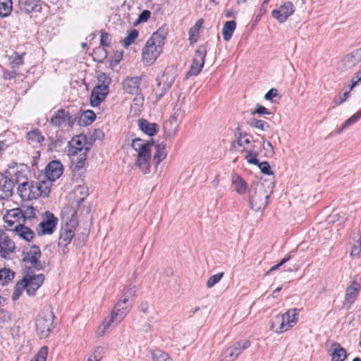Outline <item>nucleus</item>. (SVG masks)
I'll use <instances>...</instances> for the list:
<instances>
[{
    "label": "nucleus",
    "instance_id": "nucleus-59",
    "mask_svg": "<svg viewBox=\"0 0 361 361\" xmlns=\"http://www.w3.org/2000/svg\"><path fill=\"white\" fill-rule=\"evenodd\" d=\"M223 357L221 361H233L238 356L234 354L232 348L229 347L224 352Z\"/></svg>",
    "mask_w": 361,
    "mask_h": 361
},
{
    "label": "nucleus",
    "instance_id": "nucleus-42",
    "mask_svg": "<svg viewBox=\"0 0 361 361\" xmlns=\"http://www.w3.org/2000/svg\"><path fill=\"white\" fill-rule=\"evenodd\" d=\"M89 150V147H85V152L80 154V157L76 161V163L72 166V171L73 172L79 171L84 167L85 161L87 159V152Z\"/></svg>",
    "mask_w": 361,
    "mask_h": 361
},
{
    "label": "nucleus",
    "instance_id": "nucleus-24",
    "mask_svg": "<svg viewBox=\"0 0 361 361\" xmlns=\"http://www.w3.org/2000/svg\"><path fill=\"white\" fill-rule=\"evenodd\" d=\"M139 128L146 135L152 137L159 131V126L155 123H150L145 118H140L137 121Z\"/></svg>",
    "mask_w": 361,
    "mask_h": 361
},
{
    "label": "nucleus",
    "instance_id": "nucleus-31",
    "mask_svg": "<svg viewBox=\"0 0 361 361\" xmlns=\"http://www.w3.org/2000/svg\"><path fill=\"white\" fill-rule=\"evenodd\" d=\"M96 119V115L92 110L88 109L82 111L78 120V124L80 126H87L91 125Z\"/></svg>",
    "mask_w": 361,
    "mask_h": 361
},
{
    "label": "nucleus",
    "instance_id": "nucleus-23",
    "mask_svg": "<svg viewBox=\"0 0 361 361\" xmlns=\"http://www.w3.org/2000/svg\"><path fill=\"white\" fill-rule=\"evenodd\" d=\"M329 353L331 357V361H344L347 356L346 350L336 342L331 344Z\"/></svg>",
    "mask_w": 361,
    "mask_h": 361
},
{
    "label": "nucleus",
    "instance_id": "nucleus-53",
    "mask_svg": "<svg viewBox=\"0 0 361 361\" xmlns=\"http://www.w3.org/2000/svg\"><path fill=\"white\" fill-rule=\"evenodd\" d=\"M250 114L252 116L256 114L259 115H271V112H270L266 107L257 104H256V108L255 109L250 110Z\"/></svg>",
    "mask_w": 361,
    "mask_h": 361
},
{
    "label": "nucleus",
    "instance_id": "nucleus-43",
    "mask_svg": "<svg viewBox=\"0 0 361 361\" xmlns=\"http://www.w3.org/2000/svg\"><path fill=\"white\" fill-rule=\"evenodd\" d=\"M138 37V31L135 29L131 30L127 36L121 41L123 47L127 48L132 44Z\"/></svg>",
    "mask_w": 361,
    "mask_h": 361
},
{
    "label": "nucleus",
    "instance_id": "nucleus-19",
    "mask_svg": "<svg viewBox=\"0 0 361 361\" xmlns=\"http://www.w3.org/2000/svg\"><path fill=\"white\" fill-rule=\"evenodd\" d=\"M140 81L141 76L127 77L122 82L123 89L128 94L138 95L141 92Z\"/></svg>",
    "mask_w": 361,
    "mask_h": 361
},
{
    "label": "nucleus",
    "instance_id": "nucleus-57",
    "mask_svg": "<svg viewBox=\"0 0 361 361\" xmlns=\"http://www.w3.org/2000/svg\"><path fill=\"white\" fill-rule=\"evenodd\" d=\"M151 12L149 10H143L138 16L137 19L134 23V25L146 22L150 17Z\"/></svg>",
    "mask_w": 361,
    "mask_h": 361
},
{
    "label": "nucleus",
    "instance_id": "nucleus-58",
    "mask_svg": "<svg viewBox=\"0 0 361 361\" xmlns=\"http://www.w3.org/2000/svg\"><path fill=\"white\" fill-rule=\"evenodd\" d=\"M269 1H270V0H264L262 6H260V8L258 11V13L255 16V23H257L260 20L261 18L266 13L267 6L269 3Z\"/></svg>",
    "mask_w": 361,
    "mask_h": 361
},
{
    "label": "nucleus",
    "instance_id": "nucleus-5",
    "mask_svg": "<svg viewBox=\"0 0 361 361\" xmlns=\"http://www.w3.org/2000/svg\"><path fill=\"white\" fill-rule=\"evenodd\" d=\"M55 316L51 310L41 311L35 319L36 334L40 339L47 338L55 328Z\"/></svg>",
    "mask_w": 361,
    "mask_h": 361
},
{
    "label": "nucleus",
    "instance_id": "nucleus-51",
    "mask_svg": "<svg viewBox=\"0 0 361 361\" xmlns=\"http://www.w3.org/2000/svg\"><path fill=\"white\" fill-rule=\"evenodd\" d=\"M224 273L220 272L216 274L211 276L207 281L206 286L208 288L213 287L215 284H216L224 276Z\"/></svg>",
    "mask_w": 361,
    "mask_h": 361
},
{
    "label": "nucleus",
    "instance_id": "nucleus-4",
    "mask_svg": "<svg viewBox=\"0 0 361 361\" xmlns=\"http://www.w3.org/2000/svg\"><path fill=\"white\" fill-rule=\"evenodd\" d=\"M154 141H145L140 138H135L132 140L131 147L137 152L135 165L144 173H149L150 169L149 161L151 159L150 147Z\"/></svg>",
    "mask_w": 361,
    "mask_h": 361
},
{
    "label": "nucleus",
    "instance_id": "nucleus-62",
    "mask_svg": "<svg viewBox=\"0 0 361 361\" xmlns=\"http://www.w3.org/2000/svg\"><path fill=\"white\" fill-rule=\"evenodd\" d=\"M103 348L101 347V346H98L97 347L92 355L89 357V358H92V361H100L101 359H102V353H103Z\"/></svg>",
    "mask_w": 361,
    "mask_h": 361
},
{
    "label": "nucleus",
    "instance_id": "nucleus-16",
    "mask_svg": "<svg viewBox=\"0 0 361 361\" xmlns=\"http://www.w3.org/2000/svg\"><path fill=\"white\" fill-rule=\"evenodd\" d=\"M46 219L42 221L39 224L41 228L40 231H38L39 235H51L56 230L58 224V218H56L51 212H45Z\"/></svg>",
    "mask_w": 361,
    "mask_h": 361
},
{
    "label": "nucleus",
    "instance_id": "nucleus-14",
    "mask_svg": "<svg viewBox=\"0 0 361 361\" xmlns=\"http://www.w3.org/2000/svg\"><path fill=\"white\" fill-rule=\"evenodd\" d=\"M49 123L54 127H61L63 125L72 127L74 123L70 113L63 109H59L55 111L50 118Z\"/></svg>",
    "mask_w": 361,
    "mask_h": 361
},
{
    "label": "nucleus",
    "instance_id": "nucleus-18",
    "mask_svg": "<svg viewBox=\"0 0 361 361\" xmlns=\"http://www.w3.org/2000/svg\"><path fill=\"white\" fill-rule=\"evenodd\" d=\"M86 144V137L82 135H79L73 137L68 145V155L75 156L79 152L82 153L85 152V147Z\"/></svg>",
    "mask_w": 361,
    "mask_h": 361
},
{
    "label": "nucleus",
    "instance_id": "nucleus-55",
    "mask_svg": "<svg viewBox=\"0 0 361 361\" xmlns=\"http://www.w3.org/2000/svg\"><path fill=\"white\" fill-rule=\"evenodd\" d=\"M258 153L254 150H250L247 152L245 156L246 161L251 164L257 165L259 164V160L257 159Z\"/></svg>",
    "mask_w": 361,
    "mask_h": 361
},
{
    "label": "nucleus",
    "instance_id": "nucleus-41",
    "mask_svg": "<svg viewBox=\"0 0 361 361\" xmlns=\"http://www.w3.org/2000/svg\"><path fill=\"white\" fill-rule=\"evenodd\" d=\"M361 118V109L357 112L351 116L349 118H348L341 126L340 128L337 130V133H341L343 130L347 128L349 126L355 123Z\"/></svg>",
    "mask_w": 361,
    "mask_h": 361
},
{
    "label": "nucleus",
    "instance_id": "nucleus-40",
    "mask_svg": "<svg viewBox=\"0 0 361 361\" xmlns=\"http://www.w3.org/2000/svg\"><path fill=\"white\" fill-rule=\"evenodd\" d=\"M250 342L248 340H242L235 343L233 345L231 346L234 354L238 356L243 350L249 348Z\"/></svg>",
    "mask_w": 361,
    "mask_h": 361
},
{
    "label": "nucleus",
    "instance_id": "nucleus-37",
    "mask_svg": "<svg viewBox=\"0 0 361 361\" xmlns=\"http://www.w3.org/2000/svg\"><path fill=\"white\" fill-rule=\"evenodd\" d=\"M167 35V28L165 27H161L158 30L154 32L150 38H154L153 42L159 44L161 47L164 45V39Z\"/></svg>",
    "mask_w": 361,
    "mask_h": 361
},
{
    "label": "nucleus",
    "instance_id": "nucleus-35",
    "mask_svg": "<svg viewBox=\"0 0 361 361\" xmlns=\"http://www.w3.org/2000/svg\"><path fill=\"white\" fill-rule=\"evenodd\" d=\"M232 183L235 185V191L238 194L243 195L246 192L247 184L240 176H233Z\"/></svg>",
    "mask_w": 361,
    "mask_h": 361
},
{
    "label": "nucleus",
    "instance_id": "nucleus-27",
    "mask_svg": "<svg viewBox=\"0 0 361 361\" xmlns=\"http://www.w3.org/2000/svg\"><path fill=\"white\" fill-rule=\"evenodd\" d=\"M16 249L14 243L8 238L0 242V257L5 259H10V254L13 253Z\"/></svg>",
    "mask_w": 361,
    "mask_h": 361
},
{
    "label": "nucleus",
    "instance_id": "nucleus-50",
    "mask_svg": "<svg viewBox=\"0 0 361 361\" xmlns=\"http://www.w3.org/2000/svg\"><path fill=\"white\" fill-rule=\"evenodd\" d=\"M47 353L48 348L47 346H43L30 361H46Z\"/></svg>",
    "mask_w": 361,
    "mask_h": 361
},
{
    "label": "nucleus",
    "instance_id": "nucleus-28",
    "mask_svg": "<svg viewBox=\"0 0 361 361\" xmlns=\"http://www.w3.org/2000/svg\"><path fill=\"white\" fill-rule=\"evenodd\" d=\"M283 317V321L286 325V329L293 327L298 321V310L297 308H292L287 310L284 314H281Z\"/></svg>",
    "mask_w": 361,
    "mask_h": 361
},
{
    "label": "nucleus",
    "instance_id": "nucleus-20",
    "mask_svg": "<svg viewBox=\"0 0 361 361\" xmlns=\"http://www.w3.org/2000/svg\"><path fill=\"white\" fill-rule=\"evenodd\" d=\"M176 78V73L172 68H166L164 69L162 75L156 78V82L161 84L166 89L170 90Z\"/></svg>",
    "mask_w": 361,
    "mask_h": 361
},
{
    "label": "nucleus",
    "instance_id": "nucleus-15",
    "mask_svg": "<svg viewBox=\"0 0 361 361\" xmlns=\"http://www.w3.org/2000/svg\"><path fill=\"white\" fill-rule=\"evenodd\" d=\"M63 171V167L61 162L59 160L51 161L44 169V174L47 178L46 181L51 182L58 179Z\"/></svg>",
    "mask_w": 361,
    "mask_h": 361
},
{
    "label": "nucleus",
    "instance_id": "nucleus-47",
    "mask_svg": "<svg viewBox=\"0 0 361 361\" xmlns=\"http://www.w3.org/2000/svg\"><path fill=\"white\" fill-rule=\"evenodd\" d=\"M24 282L25 281L22 279L16 283L15 288H14V292L12 295L13 300L15 301V300H18L19 298L20 295H21L23 290L24 289L26 290V284H25Z\"/></svg>",
    "mask_w": 361,
    "mask_h": 361
},
{
    "label": "nucleus",
    "instance_id": "nucleus-9",
    "mask_svg": "<svg viewBox=\"0 0 361 361\" xmlns=\"http://www.w3.org/2000/svg\"><path fill=\"white\" fill-rule=\"evenodd\" d=\"M23 262L25 263H30L32 267H27L29 273H34L35 271H41L44 269L39 259L42 256L41 250L39 246L33 245L31 249L26 252L23 253Z\"/></svg>",
    "mask_w": 361,
    "mask_h": 361
},
{
    "label": "nucleus",
    "instance_id": "nucleus-1",
    "mask_svg": "<svg viewBox=\"0 0 361 361\" xmlns=\"http://www.w3.org/2000/svg\"><path fill=\"white\" fill-rule=\"evenodd\" d=\"M15 183L18 185V194L24 201L35 200L41 196L47 197L51 186L49 181L29 180L23 172L20 171L15 173Z\"/></svg>",
    "mask_w": 361,
    "mask_h": 361
},
{
    "label": "nucleus",
    "instance_id": "nucleus-21",
    "mask_svg": "<svg viewBox=\"0 0 361 361\" xmlns=\"http://www.w3.org/2000/svg\"><path fill=\"white\" fill-rule=\"evenodd\" d=\"M345 68H350L361 61V47L345 55L342 60Z\"/></svg>",
    "mask_w": 361,
    "mask_h": 361
},
{
    "label": "nucleus",
    "instance_id": "nucleus-61",
    "mask_svg": "<svg viewBox=\"0 0 361 361\" xmlns=\"http://www.w3.org/2000/svg\"><path fill=\"white\" fill-rule=\"evenodd\" d=\"M361 252V235L359 239L357 240L356 243H355L352 247L350 252V255L351 257L356 256Z\"/></svg>",
    "mask_w": 361,
    "mask_h": 361
},
{
    "label": "nucleus",
    "instance_id": "nucleus-49",
    "mask_svg": "<svg viewBox=\"0 0 361 361\" xmlns=\"http://www.w3.org/2000/svg\"><path fill=\"white\" fill-rule=\"evenodd\" d=\"M94 60L102 62L107 56V51L104 47H97L93 51Z\"/></svg>",
    "mask_w": 361,
    "mask_h": 361
},
{
    "label": "nucleus",
    "instance_id": "nucleus-12",
    "mask_svg": "<svg viewBox=\"0 0 361 361\" xmlns=\"http://www.w3.org/2000/svg\"><path fill=\"white\" fill-rule=\"evenodd\" d=\"M32 273H29L27 271V274L24 275L23 280L26 284V292L29 295H35L37 290L42 286L44 281V275L39 274L37 275H32Z\"/></svg>",
    "mask_w": 361,
    "mask_h": 361
},
{
    "label": "nucleus",
    "instance_id": "nucleus-10",
    "mask_svg": "<svg viewBox=\"0 0 361 361\" xmlns=\"http://www.w3.org/2000/svg\"><path fill=\"white\" fill-rule=\"evenodd\" d=\"M180 97H178L173 108V114L164 123L163 128L166 136L168 137H171L176 133L177 130V121L178 118H183L184 116V111L182 110V102H183V99L180 103Z\"/></svg>",
    "mask_w": 361,
    "mask_h": 361
},
{
    "label": "nucleus",
    "instance_id": "nucleus-52",
    "mask_svg": "<svg viewBox=\"0 0 361 361\" xmlns=\"http://www.w3.org/2000/svg\"><path fill=\"white\" fill-rule=\"evenodd\" d=\"M22 213L23 215H21V216L23 219L24 221L26 219H32L35 216V209L32 206L27 207L25 209H22Z\"/></svg>",
    "mask_w": 361,
    "mask_h": 361
},
{
    "label": "nucleus",
    "instance_id": "nucleus-48",
    "mask_svg": "<svg viewBox=\"0 0 361 361\" xmlns=\"http://www.w3.org/2000/svg\"><path fill=\"white\" fill-rule=\"evenodd\" d=\"M169 90L166 87L157 82V85L153 88V94L155 96L156 102L164 97Z\"/></svg>",
    "mask_w": 361,
    "mask_h": 361
},
{
    "label": "nucleus",
    "instance_id": "nucleus-13",
    "mask_svg": "<svg viewBox=\"0 0 361 361\" xmlns=\"http://www.w3.org/2000/svg\"><path fill=\"white\" fill-rule=\"evenodd\" d=\"M295 6L290 1H286L281 5L279 8L274 9L271 11V16L279 23L286 22L288 17L293 14Z\"/></svg>",
    "mask_w": 361,
    "mask_h": 361
},
{
    "label": "nucleus",
    "instance_id": "nucleus-7",
    "mask_svg": "<svg viewBox=\"0 0 361 361\" xmlns=\"http://www.w3.org/2000/svg\"><path fill=\"white\" fill-rule=\"evenodd\" d=\"M77 222L72 219L61 226L59 238L58 246L61 248L63 255L68 252L67 245H69L75 235V227Z\"/></svg>",
    "mask_w": 361,
    "mask_h": 361
},
{
    "label": "nucleus",
    "instance_id": "nucleus-29",
    "mask_svg": "<svg viewBox=\"0 0 361 361\" xmlns=\"http://www.w3.org/2000/svg\"><path fill=\"white\" fill-rule=\"evenodd\" d=\"M25 139L29 144H39L40 145L45 140L44 136L39 128H34L28 131L25 135Z\"/></svg>",
    "mask_w": 361,
    "mask_h": 361
},
{
    "label": "nucleus",
    "instance_id": "nucleus-34",
    "mask_svg": "<svg viewBox=\"0 0 361 361\" xmlns=\"http://www.w3.org/2000/svg\"><path fill=\"white\" fill-rule=\"evenodd\" d=\"M155 149L156 152L153 156V161L155 162L156 165H158L166 157L167 153L164 144L156 145Z\"/></svg>",
    "mask_w": 361,
    "mask_h": 361
},
{
    "label": "nucleus",
    "instance_id": "nucleus-63",
    "mask_svg": "<svg viewBox=\"0 0 361 361\" xmlns=\"http://www.w3.org/2000/svg\"><path fill=\"white\" fill-rule=\"evenodd\" d=\"M22 208H17L9 211L8 215L11 216V217L13 218L16 221H18L22 218Z\"/></svg>",
    "mask_w": 361,
    "mask_h": 361
},
{
    "label": "nucleus",
    "instance_id": "nucleus-44",
    "mask_svg": "<svg viewBox=\"0 0 361 361\" xmlns=\"http://www.w3.org/2000/svg\"><path fill=\"white\" fill-rule=\"evenodd\" d=\"M152 357L153 361H173L166 353L159 349L152 351Z\"/></svg>",
    "mask_w": 361,
    "mask_h": 361
},
{
    "label": "nucleus",
    "instance_id": "nucleus-11",
    "mask_svg": "<svg viewBox=\"0 0 361 361\" xmlns=\"http://www.w3.org/2000/svg\"><path fill=\"white\" fill-rule=\"evenodd\" d=\"M153 40L154 38L148 39L142 49V61L147 66L153 63L162 51V47Z\"/></svg>",
    "mask_w": 361,
    "mask_h": 361
},
{
    "label": "nucleus",
    "instance_id": "nucleus-56",
    "mask_svg": "<svg viewBox=\"0 0 361 361\" xmlns=\"http://www.w3.org/2000/svg\"><path fill=\"white\" fill-rule=\"evenodd\" d=\"M256 166L259 167L262 173L268 176L274 175V173L271 171L270 165L268 163V161H259V164H257Z\"/></svg>",
    "mask_w": 361,
    "mask_h": 361
},
{
    "label": "nucleus",
    "instance_id": "nucleus-3",
    "mask_svg": "<svg viewBox=\"0 0 361 361\" xmlns=\"http://www.w3.org/2000/svg\"><path fill=\"white\" fill-rule=\"evenodd\" d=\"M274 188V182L263 180L253 182L249 190V202L251 209L258 212L264 209L268 203Z\"/></svg>",
    "mask_w": 361,
    "mask_h": 361
},
{
    "label": "nucleus",
    "instance_id": "nucleus-64",
    "mask_svg": "<svg viewBox=\"0 0 361 361\" xmlns=\"http://www.w3.org/2000/svg\"><path fill=\"white\" fill-rule=\"evenodd\" d=\"M360 82H361V69L355 73V77L352 79L350 90H353Z\"/></svg>",
    "mask_w": 361,
    "mask_h": 361
},
{
    "label": "nucleus",
    "instance_id": "nucleus-8",
    "mask_svg": "<svg viewBox=\"0 0 361 361\" xmlns=\"http://www.w3.org/2000/svg\"><path fill=\"white\" fill-rule=\"evenodd\" d=\"M207 55L206 44L200 45L195 51V54L190 69L185 74V78L197 75L202 71Z\"/></svg>",
    "mask_w": 361,
    "mask_h": 361
},
{
    "label": "nucleus",
    "instance_id": "nucleus-36",
    "mask_svg": "<svg viewBox=\"0 0 361 361\" xmlns=\"http://www.w3.org/2000/svg\"><path fill=\"white\" fill-rule=\"evenodd\" d=\"M63 138L61 136L56 135L55 137H49L47 138V151H56L63 144Z\"/></svg>",
    "mask_w": 361,
    "mask_h": 361
},
{
    "label": "nucleus",
    "instance_id": "nucleus-6",
    "mask_svg": "<svg viewBox=\"0 0 361 361\" xmlns=\"http://www.w3.org/2000/svg\"><path fill=\"white\" fill-rule=\"evenodd\" d=\"M99 81L102 82V84L96 85L91 92L90 102L92 107L98 106L105 99L109 93V85L111 82L110 78L104 74L99 77Z\"/></svg>",
    "mask_w": 361,
    "mask_h": 361
},
{
    "label": "nucleus",
    "instance_id": "nucleus-38",
    "mask_svg": "<svg viewBox=\"0 0 361 361\" xmlns=\"http://www.w3.org/2000/svg\"><path fill=\"white\" fill-rule=\"evenodd\" d=\"M15 276V272L9 269L3 268L0 269V282L2 285L7 284L12 281Z\"/></svg>",
    "mask_w": 361,
    "mask_h": 361
},
{
    "label": "nucleus",
    "instance_id": "nucleus-22",
    "mask_svg": "<svg viewBox=\"0 0 361 361\" xmlns=\"http://www.w3.org/2000/svg\"><path fill=\"white\" fill-rule=\"evenodd\" d=\"M20 9L26 13L39 12L41 11V5L39 0H18Z\"/></svg>",
    "mask_w": 361,
    "mask_h": 361
},
{
    "label": "nucleus",
    "instance_id": "nucleus-60",
    "mask_svg": "<svg viewBox=\"0 0 361 361\" xmlns=\"http://www.w3.org/2000/svg\"><path fill=\"white\" fill-rule=\"evenodd\" d=\"M111 44V37L109 33L102 31L100 35V44L102 47H109Z\"/></svg>",
    "mask_w": 361,
    "mask_h": 361
},
{
    "label": "nucleus",
    "instance_id": "nucleus-30",
    "mask_svg": "<svg viewBox=\"0 0 361 361\" xmlns=\"http://www.w3.org/2000/svg\"><path fill=\"white\" fill-rule=\"evenodd\" d=\"M270 329L276 334H281L288 330L281 314H278L273 317L271 321Z\"/></svg>",
    "mask_w": 361,
    "mask_h": 361
},
{
    "label": "nucleus",
    "instance_id": "nucleus-39",
    "mask_svg": "<svg viewBox=\"0 0 361 361\" xmlns=\"http://www.w3.org/2000/svg\"><path fill=\"white\" fill-rule=\"evenodd\" d=\"M13 9L12 0H0V16L6 17L11 13Z\"/></svg>",
    "mask_w": 361,
    "mask_h": 361
},
{
    "label": "nucleus",
    "instance_id": "nucleus-25",
    "mask_svg": "<svg viewBox=\"0 0 361 361\" xmlns=\"http://www.w3.org/2000/svg\"><path fill=\"white\" fill-rule=\"evenodd\" d=\"M13 231L22 239L30 242L35 237V233L28 227L18 223L13 228Z\"/></svg>",
    "mask_w": 361,
    "mask_h": 361
},
{
    "label": "nucleus",
    "instance_id": "nucleus-26",
    "mask_svg": "<svg viewBox=\"0 0 361 361\" xmlns=\"http://www.w3.org/2000/svg\"><path fill=\"white\" fill-rule=\"evenodd\" d=\"M360 289V284L355 281H353L350 286L346 289L345 302L348 303L349 305L353 304L356 300L359 290Z\"/></svg>",
    "mask_w": 361,
    "mask_h": 361
},
{
    "label": "nucleus",
    "instance_id": "nucleus-17",
    "mask_svg": "<svg viewBox=\"0 0 361 361\" xmlns=\"http://www.w3.org/2000/svg\"><path fill=\"white\" fill-rule=\"evenodd\" d=\"M14 181L0 173V200H8L13 194Z\"/></svg>",
    "mask_w": 361,
    "mask_h": 361
},
{
    "label": "nucleus",
    "instance_id": "nucleus-33",
    "mask_svg": "<svg viewBox=\"0 0 361 361\" xmlns=\"http://www.w3.org/2000/svg\"><path fill=\"white\" fill-rule=\"evenodd\" d=\"M246 123L250 127L256 128L260 131H266L270 128V125L267 121L255 118H250Z\"/></svg>",
    "mask_w": 361,
    "mask_h": 361
},
{
    "label": "nucleus",
    "instance_id": "nucleus-45",
    "mask_svg": "<svg viewBox=\"0 0 361 361\" xmlns=\"http://www.w3.org/2000/svg\"><path fill=\"white\" fill-rule=\"evenodd\" d=\"M25 53L19 54L14 52L13 56H11V64L12 68H18L24 63Z\"/></svg>",
    "mask_w": 361,
    "mask_h": 361
},
{
    "label": "nucleus",
    "instance_id": "nucleus-54",
    "mask_svg": "<svg viewBox=\"0 0 361 361\" xmlns=\"http://www.w3.org/2000/svg\"><path fill=\"white\" fill-rule=\"evenodd\" d=\"M199 34L200 31L197 30L196 27H190L188 32V40L190 42V45H192L193 44L197 42L199 38Z\"/></svg>",
    "mask_w": 361,
    "mask_h": 361
},
{
    "label": "nucleus",
    "instance_id": "nucleus-46",
    "mask_svg": "<svg viewBox=\"0 0 361 361\" xmlns=\"http://www.w3.org/2000/svg\"><path fill=\"white\" fill-rule=\"evenodd\" d=\"M262 147L264 151V156L268 158L272 157L274 154V147L269 141H266L264 136L262 137Z\"/></svg>",
    "mask_w": 361,
    "mask_h": 361
},
{
    "label": "nucleus",
    "instance_id": "nucleus-2",
    "mask_svg": "<svg viewBox=\"0 0 361 361\" xmlns=\"http://www.w3.org/2000/svg\"><path fill=\"white\" fill-rule=\"evenodd\" d=\"M137 288L135 286L129 288L123 293L121 299L116 304L114 309L111 312L110 317L104 319L99 329H102L99 336L104 334L105 331L112 325H116L121 322L133 306V298L135 297Z\"/></svg>",
    "mask_w": 361,
    "mask_h": 361
},
{
    "label": "nucleus",
    "instance_id": "nucleus-32",
    "mask_svg": "<svg viewBox=\"0 0 361 361\" xmlns=\"http://www.w3.org/2000/svg\"><path fill=\"white\" fill-rule=\"evenodd\" d=\"M236 27V23L234 20L226 21L223 26L222 35L224 41H229Z\"/></svg>",
    "mask_w": 361,
    "mask_h": 361
}]
</instances>
